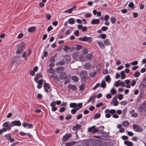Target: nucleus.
Listing matches in <instances>:
<instances>
[{"label":"nucleus","instance_id":"obj_58","mask_svg":"<svg viewBox=\"0 0 146 146\" xmlns=\"http://www.w3.org/2000/svg\"><path fill=\"white\" fill-rule=\"evenodd\" d=\"M51 16L49 14H46V18L48 20H50L51 18Z\"/></svg>","mask_w":146,"mask_h":146},{"label":"nucleus","instance_id":"obj_42","mask_svg":"<svg viewBox=\"0 0 146 146\" xmlns=\"http://www.w3.org/2000/svg\"><path fill=\"white\" fill-rule=\"evenodd\" d=\"M50 77L52 79L54 80H58V77L55 74H52L50 75Z\"/></svg>","mask_w":146,"mask_h":146},{"label":"nucleus","instance_id":"obj_37","mask_svg":"<svg viewBox=\"0 0 146 146\" xmlns=\"http://www.w3.org/2000/svg\"><path fill=\"white\" fill-rule=\"evenodd\" d=\"M128 6L129 7L131 8L132 9H134L135 7L133 3L132 2H130Z\"/></svg>","mask_w":146,"mask_h":146},{"label":"nucleus","instance_id":"obj_4","mask_svg":"<svg viewBox=\"0 0 146 146\" xmlns=\"http://www.w3.org/2000/svg\"><path fill=\"white\" fill-rule=\"evenodd\" d=\"M43 87L44 89V91L46 93L49 91L51 92L52 89L50 88V85L46 82H44L43 84Z\"/></svg>","mask_w":146,"mask_h":146},{"label":"nucleus","instance_id":"obj_56","mask_svg":"<svg viewBox=\"0 0 146 146\" xmlns=\"http://www.w3.org/2000/svg\"><path fill=\"white\" fill-rule=\"evenodd\" d=\"M127 109L126 108H125L123 110L122 115L125 116L126 115Z\"/></svg>","mask_w":146,"mask_h":146},{"label":"nucleus","instance_id":"obj_7","mask_svg":"<svg viewBox=\"0 0 146 146\" xmlns=\"http://www.w3.org/2000/svg\"><path fill=\"white\" fill-rule=\"evenodd\" d=\"M72 135L70 133L66 134L64 135L62 138L63 142H65L68 139L71 137Z\"/></svg>","mask_w":146,"mask_h":146},{"label":"nucleus","instance_id":"obj_38","mask_svg":"<svg viewBox=\"0 0 146 146\" xmlns=\"http://www.w3.org/2000/svg\"><path fill=\"white\" fill-rule=\"evenodd\" d=\"M70 106L71 108H76L77 106V104L75 103H71L70 104Z\"/></svg>","mask_w":146,"mask_h":146},{"label":"nucleus","instance_id":"obj_8","mask_svg":"<svg viewBox=\"0 0 146 146\" xmlns=\"http://www.w3.org/2000/svg\"><path fill=\"white\" fill-rule=\"evenodd\" d=\"M22 126L24 128H27V129H32L33 128L32 124H28L24 122L22 123Z\"/></svg>","mask_w":146,"mask_h":146},{"label":"nucleus","instance_id":"obj_29","mask_svg":"<svg viewBox=\"0 0 146 146\" xmlns=\"http://www.w3.org/2000/svg\"><path fill=\"white\" fill-rule=\"evenodd\" d=\"M68 23L71 25L75 23V21L74 19L72 18H70L68 20Z\"/></svg>","mask_w":146,"mask_h":146},{"label":"nucleus","instance_id":"obj_55","mask_svg":"<svg viewBox=\"0 0 146 146\" xmlns=\"http://www.w3.org/2000/svg\"><path fill=\"white\" fill-rule=\"evenodd\" d=\"M136 82L135 80H133L131 83L130 85L132 86H134L135 85Z\"/></svg>","mask_w":146,"mask_h":146},{"label":"nucleus","instance_id":"obj_48","mask_svg":"<svg viewBox=\"0 0 146 146\" xmlns=\"http://www.w3.org/2000/svg\"><path fill=\"white\" fill-rule=\"evenodd\" d=\"M97 72L96 71H94L93 72H91L90 74V76L92 78H93L94 76L96 74Z\"/></svg>","mask_w":146,"mask_h":146},{"label":"nucleus","instance_id":"obj_59","mask_svg":"<svg viewBox=\"0 0 146 146\" xmlns=\"http://www.w3.org/2000/svg\"><path fill=\"white\" fill-rule=\"evenodd\" d=\"M127 102L125 101H121L120 104L122 105H125L127 104Z\"/></svg>","mask_w":146,"mask_h":146},{"label":"nucleus","instance_id":"obj_23","mask_svg":"<svg viewBox=\"0 0 146 146\" xmlns=\"http://www.w3.org/2000/svg\"><path fill=\"white\" fill-rule=\"evenodd\" d=\"M76 6H75L73 7L72 8H70L67 10H66L65 11H64V13H72V11L73 10L76 8Z\"/></svg>","mask_w":146,"mask_h":146},{"label":"nucleus","instance_id":"obj_33","mask_svg":"<svg viewBox=\"0 0 146 146\" xmlns=\"http://www.w3.org/2000/svg\"><path fill=\"white\" fill-rule=\"evenodd\" d=\"M72 79L75 82H78L79 80V79L78 77L76 76H73L71 77Z\"/></svg>","mask_w":146,"mask_h":146},{"label":"nucleus","instance_id":"obj_49","mask_svg":"<svg viewBox=\"0 0 146 146\" xmlns=\"http://www.w3.org/2000/svg\"><path fill=\"white\" fill-rule=\"evenodd\" d=\"M140 74V73L139 71H136L134 74V76L135 77H138L139 76Z\"/></svg>","mask_w":146,"mask_h":146},{"label":"nucleus","instance_id":"obj_36","mask_svg":"<svg viewBox=\"0 0 146 146\" xmlns=\"http://www.w3.org/2000/svg\"><path fill=\"white\" fill-rule=\"evenodd\" d=\"M26 43L23 41L21 42L20 44H18L17 45L19 47H21L23 49V48L26 45Z\"/></svg>","mask_w":146,"mask_h":146},{"label":"nucleus","instance_id":"obj_40","mask_svg":"<svg viewBox=\"0 0 146 146\" xmlns=\"http://www.w3.org/2000/svg\"><path fill=\"white\" fill-rule=\"evenodd\" d=\"M65 64V62L63 60L62 61H60L59 62H58L56 64V66L58 65H63Z\"/></svg>","mask_w":146,"mask_h":146},{"label":"nucleus","instance_id":"obj_3","mask_svg":"<svg viewBox=\"0 0 146 146\" xmlns=\"http://www.w3.org/2000/svg\"><path fill=\"white\" fill-rule=\"evenodd\" d=\"M78 39L80 41L88 42V43H91L92 41V37H88L86 36H84L83 37H79Z\"/></svg>","mask_w":146,"mask_h":146},{"label":"nucleus","instance_id":"obj_16","mask_svg":"<svg viewBox=\"0 0 146 146\" xmlns=\"http://www.w3.org/2000/svg\"><path fill=\"white\" fill-rule=\"evenodd\" d=\"M76 143V142L72 141L70 142H67L64 143L65 146H73Z\"/></svg>","mask_w":146,"mask_h":146},{"label":"nucleus","instance_id":"obj_18","mask_svg":"<svg viewBox=\"0 0 146 146\" xmlns=\"http://www.w3.org/2000/svg\"><path fill=\"white\" fill-rule=\"evenodd\" d=\"M91 67V64L89 63H85L84 65V68L87 70H88L90 69V68Z\"/></svg>","mask_w":146,"mask_h":146},{"label":"nucleus","instance_id":"obj_15","mask_svg":"<svg viewBox=\"0 0 146 146\" xmlns=\"http://www.w3.org/2000/svg\"><path fill=\"white\" fill-rule=\"evenodd\" d=\"M79 53L77 52H74L72 54V58L75 60H77L78 59Z\"/></svg>","mask_w":146,"mask_h":146},{"label":"nucleus","instance_id":"obj_27","mask_svg":"<svg viewBox=\"0 0 146 146\" xmlns=\"http://www.w3.org/2000/svg\"><path fill=\"white\" fill-rule=\"evenodd\" d=\"M35 27L33 26L28 28V31L29 33H32L35 31Z\"/></svg>","mask_w":146,"mask_h":146},{"label":"nucleus","instance_id":"obj_25","mask_svg":"<svg viewBox=\"0 0 146 146\" xmlns=\"http://www.w3.org/2000/svg\"><path fill=\"white\" fill-rule=\"evenodd\" d=\"M79 60L82 62H84L85 61L86 58L84 55L83 54H80L79 56Z\"/></svg>","mask_w":146,"mask_h":146},{"label":"nucleus","instance_id":"obj_19","mask_svg":"<svg viewBox=\"0 0 146 146\" xmlns=\"http://www.w3.org/2000/svg\"><path fill=\"white\" fill-rule=\"evenodd\" d=\"M23 49L21 47H19L18 46L16 52V53L17 54H20L21 52H23Z\"/></svg>","mask_w":146,"mask_h":146},{"label":"nucleus","instance_id":"obj_35","mask_svg":"<svg viewBox=\"0 0 146 146\" xmlns=\"http://www.w3.org/2000/svg\"><path fill=\"white\" fill-rule=\"evenodd\" d=\"M100 86L103 88H105L106 87V83L104 80H103L102 81Z\"/></svg>","mask_w":146,"mask_h":146},{"label":"nucleus","instance_id":"obj_11","mask_svg":"<svg viewBox=\"0 0 146 146\" xmlns=\"http://www.w3.org/2000/svg\"><path fill=\"white\" fill-rule=\"evenodd\" d=\"M140 87L143 89L146 87V78H145L140 84Z\"/></svg>","mask_w":146,"mask_h":146},{"label":"nucleus","instance_id":"obj_47","mask_svg":"<svg viewBox=\"0 0 146 146\" xmlns=\"http://www.w3.org/2000/svg\"><path fill=\"white\" fill-rule=\"evenodd\" d=\"M69 47L68 46H64V48H63V50L65 51L66 53H67L68 51H69Z\"/></svg>","mask_w":146,"mask_h":146},{"label":"nucleus","instance_id":"obj_14","mask_svg":"<svg viewBox=\"0 0 146 146\" xmlns=\"http://www.w3.org/2000/svg\"><path fill=\"white\" fill-rule=\"evenodd\" d=\"M145 105V102L143 103L140 106L138 110L140 113L142 112L143 110Z\"/></svg>","mask_w":146,"mask_h":146},{"label":"nucleus","instance_id":"obj_17","mask_svg":"<svg viewBox=\"0 0 146 146\" xmlns=\"http://www.w3.org/2000/svg\"><path fill=\"white\" fill-rule=\"evenodd\" d=\"M63 58L66 61V62L69 63L70 61V56L69 55L66 54L63 56Z\"/></svg>","mask_w":146,"mask_h":146},{"label":"nucleus","instance_id":"obj_26","mask_svg":"<svg viewBox=\"0 0 146 146\" xmlns=\"http://www.w3.org/2000/svg\"><path fill=\"white\" fill-rule=\"evenodd\" d=\"M68 88H72L73 90H76L77 89L76 87L74 85H71V84H68Z\"/></svg>","mask_w":146,"mask_h":146},{"label":"nucleus","instance_id":"obj_31","mask_svg":"<svg viewBox=\"0 0 146 146\" xmlns=\"http://www.w3.org/2000/svg\"><path fill=\"white\" fill-rule=\"evenodd\" d=\"M129 124V123L127 121H125L122 122V126L124 127H126Z\"/></svg>","mask_w":146,"mask_h":146},{"label":"nucleus","instance_id":"obj_13","mask_svg":"<svg viewBox=\"0 0 146 146\" xmlns=\"http://www.w3.org/2000/svg\"><path fill=\"white\" fill-rule=\"evenodd\" d=\"M64 70V68L63 66H59L57 67L56 69V71L58 73H61Z\"/></svg>","mask_w":146,"mask_h":146},{"label":"nucleus","instance_id":"obj_64","mask_svg":"<svg viewBox=\"0 0 146 146\" xmlns=\"http://www.w3.org/2000/svg\"><path fill=\"white\" fill-rule=\"evenodd\" d=\"M88 52V50L86 49H84L83 50L82 53L84 54H86Z\"/></svg>","mask_w":146,"mask_h":146},{"label":"nucleus","instance_id":"obj_60","mask_svg":"<svg viewBox=\"0 0 146 146\" xmlns=\"http://www.w3.org/2000/svg\"><path fill=\"white\" fill-rule=\"evenodd\" d=\"M77 111L75 109V108L74 109H72L71 111V112L72 114H74L76 113V111Z\"/></svg>","mask_w":146,"mask_h":146},{"label":"nucleus","instance_id":"obj_53","mask_svg":"<svg viewBox=\"0 0 146 146\" xmlns=\"http://www.w3.org/2000/svg\"><path fill=\"white\" fill-rule=\"evenodd\" d=\"M120 80H118L117 81L115 82L114 83V85L116 87H117L119 86V82H120Z\"/></svg>","mask_w":146,"mask_h":146},{"label":"nucleus","instance_id":"obj_32","mask_svg":"<svg viewBox=\"0 0 146 146\" xmlns=\"http://www.w3.org/2000/svg\"><path fill=\"white\" fill-rule=\"evenodd\" d=\"M110 20L112 24H114L116 22V19L115 17H110Z\"/></svg>","mask_w":146,"mask_h":146},{"label":"nucleus","instance_id":"obj_10","mask_svg":"<svg viewBox=\"0 0 146 146\" xmlns=\"http://www.w3.org/2000/svg\"><path fill=\"white\" fill-rule=\"evenodd\" d=\"M37 82L36 83L38 84L37 86V88L38 89L41 88L42 87V83H43V80L42 79H40L39 81H36Z\"/></svg>","mask_w":146,"mask_h":146},{"label":"nucleus","instance_id":"obj_43","mask_svg":"<svg viewBox=\"0 0 146 146\" xmlns=\"http://www.w3.org/2000/svg\"><path fill=\"white\" fill-rule=\"evenodd\" d=\"M106 37V34H103L100 35L98 36V38H101L102 39H104Z\"/></svg>","mask_w":146,"mask_h":146},{"label":"nucleus","instance_id":"obj_62","mask_svg":"<svg viewBox=\"0 0 146 146\" xmlns=\"http://www.w3.org/2000/svg\"><path fill=\"white\" fill-rule=\"evenodd\" d=\"M109 18V15H105L104 17V19L105 21H108Z\"/></svg>","mask_w":146,"mask_h":146},{"label":"nucleus","instance_id":"obj_2","mask_svg":"<svg viewBox=\"0 0 146 146\" xmlns=\"http://www.w3.org/2000/svg\"><path fill=\"white\" fill-rule=\"evenodd\" d=\"M96 126L94 125L91 127H89L88 131L89 132H92V133H96L98 132H101L103 131V129L104 128V126H99L98 128H95Z\"/></svg>","mask_w":146,"mask_h":146},{"label":"nucleus","instance_id":"obj_51","mask_svg":"<svg viewBox=\"0 0 146 146\" xmlns=\"http://www.w3.org/2000/svg\"><path fill=\"white\" fill-rule=\"evenodd\" d=\"M5 138L8 140H9L11 137V135L9 134L5 135Z\"/></svg>","mask_w":146,"mask_h":146},{"label":"nucleus","instance_id":"obj_20","mask_svg":"<svg viewBox=\"0 0 146 146\" xmlns=\"http://www.w3.org/2000/svg\"><path fill=\"white\" fill-rule=\"evenodd\" d=\"M104 43L106 46H110L111 45V43L110 41L108 39H105L104 40Z\"/></svg>","mask_w":146,"mask_h":146},{"label":"nucleus","instance_id":"obj_6","mask_svg":"<svg viewBox=\"0 0 146 146\" xmlns=\"http://www.w3.org/2000/svg\"><path fill=\"white\" fill-rule=\"evenodd\" d=\"M87 75V72L86 70H83L80 72V76L81 79H84L86 78Z\"/></svg>","mask_w":146,"mask_h":146},{"label":"nucleus","instance_id":"obj_63","mask_svg":"<svg viewBox=\"0 0 146 146\" xmlns=\"http://www.w3.org/2000/svg\"><path fill=\"white\" fill-rule=\"evenodd\" d=\"M35 71L33 70H31L29 72L30 74L32 76H33L35 74Z\"/></svg>","mask_w":146,"mask_h":146},{"label":"nucleus","instance_id":"obj_5","mask_svg":"<svg viewBox=\"0 0 146 146\" xmlns=\"http://www.w3.org/2000/svg\"><path fill=\"white\" fill-rule=\"evenodd\" d=\"M133 128L136 132H140L142 131L143 129L140 125L134 124L133 125Z\"/></svg>","mask_w":146,"mask_h":146},{"label":"nucleus","instance_id":"obj_22","mask_svg":"<svg viewBox=\"0 0 146 146\" xmlns=\"http://www.w3.org/2000/svg\"><path fill=\"white\" fill-rule=\"evenodd\" d=\"M42 75L40 73L37 74H36L35 77L34 78V80L35 82H37L36 81L38 79L42 78Z\"/></svg>","mask_w":146,"mask_h":146},{"label":"nucleus","instance_id":"obj_39","mask_svg":"<svg viewBox=\"0 0 146 146\" xmlns=\"http://www.w3.org/2000/svg\"><path fill=\"white\" fill-rule=\"evenodd\" d=\"M120 74L121 75V78L122 79H124L126 77V75L125 74L124 71H122L120 72Z\"/></svg>","mask_w":146,"mask_h":146},{"label":"nucleus","instance_id":"obj_52","mask_svg":"<svg viewBox=\"0 0 146 146\" xmlns=\"http://www.w3.org/2000/svg\"><path fill=\"white\" fill-rule=\"evenodd\" d=\"M101 30L103 31H106L108 30V27H107L103 26L101 28Z\"/></svg>","mask_w":146,"mask_h":146},{"label":"nucleus","instance_id":"obj_9","mask_svg":"<svg viewBox=\"0 0 146 146\" xmlns=\"http://www.w3.org/2000/svg\"><path fill=\"white\" fill-rule=\"evenodd\" d=\"M59 78L61 80L67 79V74L66 72L60 73L59 75Z\"/></svg>","mask_w":146,"mask_h":146},{"label":"nucleus","instance_id":"obj_24","mask_svg":"<svg viewBox=\"0 0 146 146\" xmlns=\"http://www.w3.org/2000/svg\"><path fill=\"white\" fill-rule=\"evenodd\" d=\"M100 23V20L98 19H93L91 21V23L92 24H98Z\"/></svg>","mask_w":146,"mask_h":146},{"label":"nucleus","instance_id":"obj_30","mask_svg":"<svg viewBox=\"0 0 146 146\" xmlns=\"http://www.w3.org/2000/svg\"><path fill=\"white\" fill-rule=\"evenodd\" d=\"M105 80L109 83H110L111 79L109 75H107L105 78Z\"/></svg>","mask_w":146,"mask_h":146},{"label":"nucleus","instance_id":"obj_50","mask_svg":"<svg viewBox=\"0 0 146 146\" xmlns=\"http://www.w3.org/2000/svg\"><path fill=\"white\" fill-rule=\"evenodd\" d=\"M55 61L54 56H51L49 62H54Z\"/></svg>","mask_w":146,"mask_h":146},{"label":"nucleus","instance_id":"obj_12","mask_svg":"<svg viewBox=\"0 0 146 146\" xmlns=\"http://www.w3.org/2000/svg\"><path fill=\"white\" fill-rule=\"evenodd\" d=\"M96 42L99 47L101 49H104L105 46L103 42L99 40H97Z\"/></svg>","mask_w":146,"mask_h":146},{"label":"nucleus","instance_id":"obj_34","mask_svg":"<svg viewBox=\"0 0 146 146\" xmlns=\"http://www.w3.org/2000/svg\"><path fill=\"white\" fill-rule=\"evenodd\" d=\"M93 56L91 54L89 53L87 54L86 57L88 60H91L92 59Z\"/></svg>","mask_w":146,"mask_h":146},{"label":"nucleus","instance_id":"obj_44","mask_svg":"<svg viewBox=\"0 0 146 146\" xmlns=\"http://www.w3.org/2000/svg\"><path fill=\"white\" fill-rule=\"evenodd\" d=\"M100 113H97L94 116V118L95 119H97L99 118L100 117Z\"/></svg>","mask_w":146,"mask_h":146},{"label":"nucleus","instance_id":"obj_61","mask_svg":"<svg viewBox=\"0 0 146 146\" xmlns=\"http://www.w3.org/2000/svg\"><path fill=\"white\" fill-rule=\"evenodd\" d=\"M80 90L81 91L83 90H84V85H81L80 86Z\"/></svg>","mask_w":146,"mask_h":146},{"label":"nucleus","instance_id":"obj_28","mask_svg":"<svg viewBox=\"0 0 146 146\" xmlns=\"http://www.w3.org/2000/svg\"><path fill=\"white\" fill-rule=\"evenodd\" d=\"M82 103H80L78 104H77V106L75 108V109L76 110H78L80 109H81L82 106Z\"/></svg>","mask_w":146,"mask_h":146},{"label":"nucleus","instance_id":"obj_46","mask_svg":"<svg viewBox=\"0 0 146 146\" xmlns=\"http://www.w3.org/2000/svg\"><path fill=\"white\" fill-rule=\"evenodd\" d=\"M110 92L112 95H114L116 94L117 91L114 88H112L110 90Z\"/></svg>","mask_w":146,"mask_h":146},{"label":"nucleus","instance_id":"obj_41","mask_svg":"<svg viewBox=\"0 0 146 146\" xmlns=\"http://www.w3.org/2000/svg\"><path fill=\"white\" fill-rule=\"evenodd\" d=\"M47 71L48 72L51 73L53 74L55 72V71L52 68L50 67L49 69L47 70Z\"/></svg>","mask_w":146,"mask_h":146},{"label":"nucleus","instance_id":"obj_57","mask_svg":"<svg viewBox=\"0 0 146 146\" xmlns=\"http://www.w3.org/2000/svg\"><path fill=\"white\" fill-rule=\"evenodd\" d=\"M96 98V96H94L93 97L91 96V102L92 104H94L95 102V98Z\"/></svg>","mask_w":146,"mask_h":146},{"label":"nucleus","instance_id":"obj_1","mask_svg":"<svg viewBox=\"0 0 146 146\" xmlns=\"http://www.w3.org/2000/svg\"><path fill=\"white\" fill-rule=\"evenodd\" d=\"M21 125V122L19 120H15L11 121V123L10 122L7 121L5 122L3 124V127H7L8 130H10L11 127L15 126H20Z\"/></svg>","mask_w":146,"mask_h":146},{"label":"nucleus","instance_id":"obj_54","mask_svg":"<svg viewBox=\"0 0 146 146\" xmlns=\"http://www.w3.org/2000/svg\"><path fill=\"white\" fill-rule=\"evenodd\" d=\"M74 34L76 36H78L79 35V31L78 30H76L74 32Z\"/></svg>","mask_w":146,"mask_h":146},{"label":"nucleus","instance_id":"obj_45","mask_svg":"<svg viewBox=\"0 0 146 146\" xmlns=\"http://www.w3.org/2000/svg\"><path fill=\"white\" fill-rule=\"evenodd\" d=\"M82 48V46L78 44L76 45V47L75 48V50H78L80 49H81Z\"/></svg>","mask_w":146,"mask_h":146},{"label":"nucleus","instance_id":"obj_21","mask_svg":"<svg viewBox=\"0 0 146 146\" xmlns=\"http://www.w3.org/2000/svg\"><path fill=\"white\" fill-rule=\"evenodd\" d=\"M81 125L80 124H77L75 126H74L73 127L72 129L73 130H75L77 132L78 129L80 128Z\"/></svg>","mask_w":146,"mask_h":146}]
</instances>
